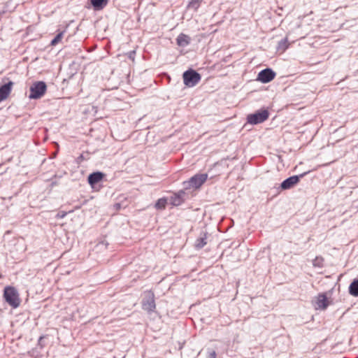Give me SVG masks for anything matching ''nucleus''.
Returning <instances> with one entry per match:
<instances>
[{
    "instance_id": "f257e3e1",
    "label": "nucleus",
    "mask_w": 358,
    "mask_h": 358,
    "mask_svg": "<svg viewBox=\"0 0 358 358\" xmlns=\"http://www.w3.org/2000/svg\"><path fill=\"white\" fill-rule=\"evenodd\" d=\"M5 301L13 308H17L20 304V299L17 289L10 286L6 287L3 290Z\"/></svg>"
},
{
    "instance_id": "f03ea898",
    "label": "nucleus",
    "mask_w": 358,
    "mask_h": 358,
    "mask_svg": "<svg viewBox=\"0 0 358 358\" xmlns=\"http://www.w3.org/2000/svg\"><path fill=\"white\" fill-rule=\"evenodd\" d=\"M47 91V85L43 81H36L29 88V98L30 99H39L42 98Z\"/></svg>"
},
{
    "instance_id": "7ed1b4c3",
    "label": "nucleus",
    "mask_w": 358,
    "mask_h": 358,
    "mask_svg": "<svg viewBox=\"0 0 358 358\" xmlns=\"http://www.w3.org/2000/svg\"><path fill=\"white\" fill-rule=\"evenodd\" d=\"M208 174L200 173L192 176L189 180L185 181L183 185L185 189H199L206 181Z\"/></svg>"
},
{
    "instance_id": "20e7f679",
    "label": "nucleus",
    "mask_w": 358,
    "mask_h": 358,
    "mask_svg": "<svg viewBox=\"0 0 358 358\" xmlns=\"http://www.w3.org/2000/svg\"><path fill=\"white\" fill-rule=\"evenodd\" d=\"M184 84L189 87L197 85L201 80V75L192 69H189L183 73L182 75Z\"/></svg>"
},
{
    "instance_id": "39448f33",
    "label": "nucleus",
    "mask_w": 358,
    "mask_h": 358,
    "mask_svg": "<svg viewBox=\"0 0 358 358\" xmlns=\"http://www.w3.org/2000/svg\"><path fill=\"white\" fill-rule=\"evenodd\" d=\"M269 113L267 110H258L250 114L247 117V121L251 124H257L264 122L268 118Z\"/></svg>"
},
{
    "instance_id": "423d86ee",
    "label": "nucleus",
    "mask_w": 358,
    "mask_h": 358,
    "mask_svg": "<svg viewBox=\"0 0 358 358\" xmlns=\"http://www.w3.org/2000/svg\"><path fill=\"white\" fill-rule=\"evenodd\" d=\"M143 309L148 313L153 312L155 309V296L153 292L148 291L145 292V296L142 301Z\"/></svg>"
},
{
    "instance_id": "0eeeda50",
    "label": "nucleus",
    "mask_w": 358,
    "mask_h": 358,
    "mask_svg": "<svg viewBox=\"0 0 358 358\" xmlns=\"http://www.w3.org/2000/svg\"><path fill=\"white\" fill-rule=\"evenodd\" d=\"M306 173H302L299 176H293L287 179H285L280 185V187L282 189H289L295 186L300 180V178H303Z\"/></svg>"
},
{
    "instance_id": "6e6552de",
    "label": "nucleus",
    "mask_w": 358,
    "mask_h": 358,
    "mask_svg": "<svg viewBox=\"0 0 358 358\" xmlns=\"http://www.w3.org/2000/svg\"><path fill=\"white\" fill-rule=\"evenodd\" d=\"M275 73L271 69L261 71L257 76V80L263 83H267L274 79Z\"/></svg>"
},
{
    "instance_id": "1a4fd4ad",
    "label": "nucleus",
    "mask_w": 358,
    "mask_h": 358,
    "mask_svg": "<svg viewBox=\"0 0 358 358\" xmlns=\"http://www.w3.org/2000/svg\"><path fill=\"white\" fill-rule=\"evenodd\" d=\"M329 301L326 293H320L317 296L315 301V308L325 310L329 305Z\"/></svg>"
},
{
    "instance_id": "9d476101",
    "label": "nucleus",
    "mask_w": 358,
    "mask_h": 358,
    "mask_svg": "<svg viewBox=\"0 0 358 358\" xmlns=\"http://www.w3.org/2000/svg\"><path fill=\"white\" fill-rule=\"evenodd\" d=\"M185 194V191L180 190L178 193H175L172 196H171L168 200H169L170 204H171L172 206H178L181 205L184 202Z\"/></svg>"
},
{
    "instance_id": "9b49d317",
    "label": "nucleus",
    "mask_w": 358,
    "mask_h": 358,
    "mask_svg": "<svg viewBox=\"0 0 358 358\" xmlns=\"http://www.w3.org/2000/svg\"><path fill=\"white\" fill-rule=\"evenodd\" d=\"M13 83L9 81L8 83L0 87V102L6 99L11 92Z\"/></svg>"
},
{
    "instance_id": "f8f14e48",
    "label": "nucleus",
    "mask_w": 358,
    "mask_h": 358,
    "mask_svg": "<svg viewBox=\"0 0 358 358\" xmlns=\"http://www.w3.org/2000/svg\"><path fill=\"white\" fill-rule=\"evenodd\" d=\"M191 38L185 34H180L176 38V43L178 46L185 47L190 43Z\"/></svg>"
},
{
    "instance_id": "ddd939ff",
    "label": "nucleus",
    "mask_w": 358,
    "mask_h": 358,
    "mask_svg": "<svg viewBox=\"0 0 358 358\" xmlns=\"http://www.w3.org/2000/svg\"><path fill=\"white\" fill-rule=\"evenodd\" d=\"M103 176L104 175L101 172H95V173H91L88 176V182L91 185H94L98 183L99 182H100L103 179Z\"/></svg>"
},
{
    "instance_id": "4468645a",
    "label": "nucleus",
    "mask_w": 358,
    "mask_h": 358,
    "mask_svg": "<svg viewBox=\"0 0 358 358\" xmlns=\"http://www.w3.org/2000/svg\"><path fill=\"white\" fill-rule=\"evenodd\" d=\"M91 3L95 10H101L108 3V0H90Z\"/></svg>"
},
{
    "instance_id": "2eb2a0df",
    "label": "nucleus",
    "mask_w": 358,
    "mask_h": 358,
    "mask_svg": "<svg viewBox=\"0 0 358 358\" xmlns=\"http://www.w3.org/2000/svg\"><path fill=\"white\" fill-rule=\"evenodd\" d=\"M349 293L354 296H358V279L353 280L350 284Z\"/></svg>"
},
{
    "instance_id": "dca6fc26",
    "label": "nucleus",
    "mask_w": 358,
    "mask_h": 358,
    "mask_svg": "<svg viewBox=\"0 0 358 358\" xmlns=\"http://www.w3.org/2000/svg\"><path fill=\"white\" fill-rule=\"evenodd\" d=\"M207 236L206 234H203L201 236L198 238L195 242V247L198 249H201L207 244Z\"/></svg>"
},
{
    "instance_id": "f3484780",
    "label": "nucleus",
    "mask_w": 358,
    "mask_h": 358,
    "mask_svg": "<svg viewBox=\"0 0 358 358\" xmlns=\"http://www.w3.org/2000/svg\"><path fill=\"white\" fill-rule=\"evenodd\" d=\"M289 47V43L287 38L282 39L279 41L277 47V51L280 53H283Z\"/></svg>"
},
{
    "instance_id": "a211bd4d",
    "label": "nucleus",
    "mask_w": 358,
    "mask_h": 358,
    "mask_svg": "<svg viewBox=\"0 0 358 358\" xmlns=\"http://www.w3.org/2000/svg\"><path fill=\"white\" fill-rule=\"evenodd\" d=\"M168 201V199L165 197L159 199L155 203V208L158 210H164L166 208Z\"/></svg>"
},
{
    "instance_id": "6ab92c4d",
    "label": "nucleus",
    "mask_w": 358,
    "mask_h": 358,
    "mask_svg": "<svg viewBox=\"0 0 358 358\" xmlns=\"http://www.w3.org/2000/svg\"><path fill=\"white\" fill-rule=\"evenodd\" d=\"M63 35H64V31H62V32H59L55 37L54 39L52 40L50 44L51 45H56L57 44H58L62 39L63 38Z\"/></svg>"
},
{
    "instance_id": "aec40b11",
    "label": "nucleus",
    "mask_w": 358,
    "mask_h": 358,
    "mask_svg": "<svg viewBox=\"0 0 358 358\" xmlns=\"http://www.w3.org/2000/svg\"><path fill=\"white\" fill-rule=\"evenodd\" d=\"M199 6H200V2L199 0H192L188 4V7L189 8H192L195 10H197V8L199 7Z\"/></svg>"
},
{
    "instance_id": "412c9836",
    "label": "nucleus",
    "mask_w": 358,
    "mask_h": 358,
    "mask_svg": "<svg viewBox=\"0 0 358 358\" xmlns=\"http://www.w3.org/2000/svg\"><path fill=\"white\" fill-rule=\"evenodd\" d=\"M67 215V213L65 212V211H59L57 215H56V217L57 218H59V219H63L64 217H65V216Z\"/></svg>"
},
{
    "instance_id": "4be33fe9",
    "label": "nucleus",
    "mask_w": 358,
    "mask_h": 358,
    "mask_svg": "<svg viewBox=\"0 0 358 358\" xmlns=\"http://www.w3.org/2000/svg\"><path fill=\"white\" fill-rule=\"evenodd\" d=\"M208 358H216V352L214 350H210L208 352Z\"/></svg>"
}]
</instances>
